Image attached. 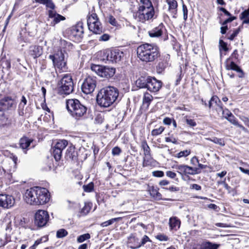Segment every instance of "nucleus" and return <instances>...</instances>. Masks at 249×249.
Listing matches in <instances>:
<instances>
[{
	"mask_svg": "<svg viewBox=\"0 0 249 249\" xmlns=\"http://www.w3.org/2000/svg\"><path fill=\"white\" fill-rule=\"evenodd\" d=\"M68 144V141L65 140H59L53 147L52 154L56 161L60 160L62 151L66 148Z\"/></svg>",
	"mask_w": 249,
	"mask_h": 249,
	"instance_id": "nucleus-10",
	"label": "nucleus"
},
{
	"mask_svg": "<svg viewBox=\"0 0 249 249\" xmlns=\"http://www.w3.org/2000/svg\"><path fill=\"white\" fill-rule=\"evenodd\" d=\"M226 67L227 70L236 71L238 73V76L239 77L241 78L244 76L243 71L233 61L227 62Z\"/></svg>",
	"mask_w": 249,
	"mask_h": 249,
	"instance_id": "nucleus-23",
	"label": "nucleus"
},
{
	"mask_svg": "<svg viewBox=\"0 0 249 249\" xmlns=\"http://www.w3.org/2000/svg\"><path fill=\"white\" fill-rule=\"evenodd\" d=\"M211 141L213 142L218 144L220 146H224L225 145V142L223 139L217 138L216 137H213L212 139H209Z\"/></svg>",
	"mask_w": 249,
	"mask_h": 249,
	"instance_id": "nucleus-44",
	"label": "nucleus"
},
{
	"mask_svg": "<svg viewBox=\"0 0 249 249\" xmlns=\"http://www.w3.org/2000/svg\"><path fill=\"white\" fill-rule=\"evenodd\" d=\"M152 175L154 177L161 178L163 177L164 172L161 171H155L152 172Z\"/></svg>",
	"mask_w": 249,
	"mask_h": 249,
	"instance_id": "nucleus-54",
	"label": "nucleus"
},
{
	"mask_svg": "<svg viewBox=\"0 0 249 249\" xmlns=\"http://www.w3.org/2000/svg\"><path fill=\"white\" fill-rule=\"evenodd\" d=\"M177 172L182 176L184 175H195L200 173L199 169L185 164L178 165L176 166Z\"/></svg>",
	"mask_w": 249,
	"mask_h": 249,
	"instance_id": "nucleus-13",
	"label": "nucleus"
},
{
	"mask_svg": "<svg viewBox=\"0 0 249 249\" xmlns=\"http://www.w3.org/2000/svg\"><path fill=\"white\" fill-rule=\"evenodd\" d=\"M68 234V231L64 229L58 230L56 231V236L58 238H62Z\"/></svg>",
	"mask_w": 249,
	"mask_h": 249,
	"instance_id": "nucleus-39",
	"label": "nucleus"
},
{
	"mask_svg": "<svg viewBox=\"0 0 249 249\" xmlns=\"http://www.w3.org/2000/svg\"><path fill=\"white\" fill-rule=\"evenodd\" d=\"M84 33L83 28L81 24H77L72 27L70 33V37L75 41H78L82 37Z\"/></svg>",
	"mask_w": 249,
	"mask_h": 249,
	"instance_id": "nucleus-15",
	"label": "nucleus"
},
{
	"mask_svg": "<svg viewBox=\"0 0 249 249\" xmlns=\"http://www.w3.org/2000/svg\"><path fill=\"white\" fill-rule=\"evenodd\" d=\"M146 88L151 92H156L159 91L162 86V83L154 77L147 78Z\"/></svg>",
	"mask_w": 249,
	"mask_h": 249,
	"instance_id": "nucleus-16",
	"label": "nucleus"
},
{
	"mask_svg": "<svg viewBox=\"0 0 249 249\" xmlns=\"http://www.w3.org/2000/svg\"><path fill=\"white\" fill-rule=\"evenodd\" d=\"M156 238L160 241H167L168 239V238L166 235H164L163 234H159L157 235Z\"/></svg>",
	"mask_w": 249,
	"mask_h": 249,
	"instance_id": "nucleus-61",
	"label": "nucleus"
},
{
	"mask_svg": "<svg viewBox=\"0 0 249 249\" xmlns=\"http://www.w3.org/2000/svg\"><path fill=\"white\" fill-rule=\"evenodd\" d=\"M15 202L13 196L6 194H0V207L9 209L14 206Z\"/></svg>",
	"mask_w": 249,
	"mask_h": 249,
	"instance_id": "nucleus-14",
	"label": "nucleus"
},
{
	"mask_svg": "<svg viewBox=\"0 0 249 249\" xmlns=\"http://www.w3.org/2000/svg\"><path fill=\"white\" fill-rule=\"evenodd\" d=\"M33 141V140L32 139H29L27 137H22L19 141L20 147L23 149H27Z\"/></svg>",
	"mask_w": 249,
	"mask_h": 249,
	"instance_id": "nucleus-30",
	"label": "nucleus"
},
{
	"mask_svg": "<svg viewBox=\"0 0 249 249\" xmlns=\"http://www.w3.org/2000/svg\"><path fill=\"white\" fill-rule=\"evenodd\" d=\"M127 246L132 249L140 248L139 239L136 236V233H132L127 238Z\"/></svg>",
	"mask_w": 249,
	"mask_h": 249,
	"instance_id": "nucleus-21",
	"label": "nucleus"
},
{
	"mask_svg": "<svg viewBox=\"0 0 249 249\" xmlns=\"http://www.w3.org/2000/svg\"><path fill=\"white\" fill-rule=\"evenodd\" d=\"M139 4L138 10L134 16L138 20L144 22L156 17L154 8L150 0H140Z\"/></svg>",
	"mask_w": 249,
	"mask_h": 249,
	"instance_id": "nucleus-4",
	"label": "nucleus"
},
{
	"mask_svg": "<svg viewBox=\"0 0 249 249\" xmlns=\"http://www.w3.org/2000/svg\"><path fill=\"white\" fill-rule=\"evenodd\" d=\"M142 147L143 150L144 156L151 155L150 148L145 141L142 142Z\"/></svg>",
	"mask_w": 249,
	"mask_h": 249,
	"instance_id": "nucleus-40",
	"label": "nucleus"
},
{
	"mask_svg": "<svg viewBox=\"0 0 249 249\" xmlns=\"http://www.w3.org/2000/svg\"><path fill=\"white\" fill-rule=\"evenodd\" d=\"M95 120L97 123H98V124L102 123L104 120V117H103L102 114L101 113H98L96 115Z\"/></svg>",
	"mask_w": 249,
	"mask_h": 249,
	"instance_id": "nucleus-53",
	"label": "nucleus"
},
{
	"mask_svg": "<svg viewBox=\"0 0 249 249\" xmlns=\"http://www.w3.org/2000/svg\"><path fill=\"white\" fill-rule=\"evenodd\" d=\"M93 24L95 28V30H90L94 34H100L102 32V27L101 22L99 21V19L96 22H93Z\"/></svg>",
	"mask_w": 249,
	"mask_h": 249,
	"instance_id": "nucleus-35",
	"label": "nucleus"
},
{
	"mask_svg": "<svg viewBox=\"0 0 249 249\" xmlns=\"http://www.w3.org/2000/svg\"><path fill=\"white\" fill-rule=\"evenodd\" d=\"M90 209V207L89 205L85 204L84 207L82 209L81 213L85 215L89 212Z\"/></svg>",
	"mask_w": 249,
	"mask_h": 249,
	"instance_id": "nucleus-49",
	"label": "nucleus"
},
{
	"mask_svg": "<svg viewBox=\"0 0 249 249\" xmlns=\"http://www.w3.org/2000/svg\"><path fill=\"white\" fill-rule=\"evenodd\" d=\"M150 196L157 200H160L162 199L161 194L160 193L157 189L153 186L151 187L149 190Z\"/></svg>",
	"mask_w": 249,
	"mask_h": 249,
	"instance_id": "nucleus-33",
	"label": "nucleus"
},
{
	"mask_svg": "<svg viewBox=\"0 0 249 249\" xmlns=\"http://www.w3.org/2000/svg\"><path fill=\"white\" fill-rule=\"evenodd\" d=\"M95 78L89 76L84 80L81 86L83 93H92L96 87Z\"/></svg>",
	"mask_w": 249,
	"mask_h": 249,
	"instance_id": "nucleus-12",
	"label": "nucleus"
},
{
	"mask_svg": "<svg viewBox=\"0 0 249 249\" xmlns=\"http://www.w3.org/2000/svg\"><path fill=\"white\" fill-rule=\"evenodd\" d=\"M166 175L167 177L171 178H174L176 177V174L171 171H168L166 172Z\"/></svg>",
	"mask_w": 249,
	"mask_h": 249,
	"instance_id": "nucleus-63",
	"label": "nucleus"
},
{
	"mask_svg": "<svg viewBox=\"0 0 249 249\" xmlns=\"http://www.w3.org/2000/svg\"><path fill=\"white\" fill-rule=\"evenodd\" d=\"M17 160L18 158L14 156L12 158H10L6 161L9 165V166L8 167H7L6 169H4L0 166V176L3 175L6 172L10 174H11L12 172H14L17 167Z\"/></svg>",
	"mask_w": 249,
	"mask_h": 249,
	"instance_id": "nucleus-17",
	"label": "nucleus"
},
{
	"mask_svg": "<svg viewBox=\"0 0 249 249\" xmlns=\"http://www.w3.org/2000/svg\"><path fill=\"white\" fill-rule=\"evenodd\" d=\"M120 219V217L112 218L109 220L102 223L101 224V226L102 227H107L112 224L114 222L119 221Z\"/></svg>",
	"mask_w": 249,
	"mask_h": 249,
	"instance_id": "nucleus-41",
	"label": "nucleus"
},
{
	"mask_svg": "<svg viewBox=\"0 0 249 249\" xmlns=\"http://www.w3.org/2000/svg\"><path fill=\"white\" fill-rule=\"evenodd\" d=\"M229 122L234 125L238 124V122L236 121L235 117L232 114L230 115L227 118H226Z\"/></svg>",
	"mask_w": 249,
	"mask_h": 249,
	"instance_id": "nucleus-50",
	"label": "nucleus"
},
{
	"mask_svg": "<svg viewBox=\"0 0 249 249\" xmlns=\"http://www.w3.org/2000/svg\"><path fill=\"white\" fill-rule=\"evenodd\" d=\"M191 153L190 150H185L180 151L178 154V158H181L183 157H187Z\"/></svg>",
	"mask_w": 249,
	"mask_h": 249,
	"instance_id": "nucleus-47",
	"label": "nucleus"
},
{
	"mask_svg": "<svg viewBox=\"0 0 249 249\" xmlns=\"http://www.w3.org/2000/svg\"><path fill=\"white\" fill-rule=\"evenodd\" d=\"M239 30V28L234 30L233 32L228 37V38L231 40H232L238 34Z\"/></svg>",
	"mask_w": 249,
	"mask_h": 249,
	"instance_id": "nucleus-56",
	"label": "nucleus"
},
{
	"mask_svg": "<svg viewBox=\"0 0 249 249\" xmlns=\"http://www.w3.org/2000/svg\"><path fill=\"white\" fill-rule=\"evenodd\" d=\"M137 53L140 60L145 63L153 62L160 56L159 47L149 43L140 45L137 49Z\"/></svg>",
	"mask_w": 249,
	"mask_h": 249,
	"instance_id": "nucleus-3",
	"label": "nucleus"
},
{
	"mask_svg": "<svg viewBox=\"0 0 249 249\" xmlns=\"http://www.w3.org/2000/svg\"><path fill=\"white\" fill-rule=\"evenodd\" d=\"M94 184L92 182H90L87 185L83 186V188L84 191L86 192H91L93 190Z\"/></svg>",
	"mask_w": 249,
	"mask_h": 249,
	"instance_id": "nucleus-46",
	"label": "nucleus"
},
{
	"mask_svg": "<svg viewBox=\"0 0 249 249\" xmlns=\"http://www.w3.org/2000/svg\"><path fill=\"white\" fill-rule=\"evenodd\" d=\"M182 11L183 14V19L186 21L188 18V10L187 6L184 3L182 4Z\"/></svg>",
	"mask_w": 249,
	"mask_h": 249,
	"instance_id": "nucleus-48",
	"label": "nucleus"
},
{
	"mask_svg": "<svg viewBox=\"0 0 249 249\" xmlns=\"http://www.w3.org/2000/svg\"><path fill=\"white\" fill-rule=\"evenodd\" d=\"M90 69L99 76L107 79L113 76L115 73L114 68L99 65L91 64Z\"/></svg>",
	"mask_w": 249,
	"mask_h": 249,
	"instance_id": "nucleus-7",
	"label": "nucleus"
},
{
	"mask_svg": "<svg viewBox=\"0 0 249 249\" xmlns=\"http://www.w3.org/2000/svg\"><path fill=\"white\" fill-rule=\"evenodd\" d=\"M218 245L210 242L206 243L201 249H217Z\"/></svg>",
	"mask_w": 249,
	"mask_h": 249,
	"instance_id": "nucleus-42",
	"label": "nucleus"
},
{
	"mask_svg": "<svg viewBox=\"0 0 249 249\" xmlns=\"http://www.w3.org/2000/svg\"><path fill=\"white\" fill-rule=\"evenodd\" d=\"M77 152L75 151L74 147L70 146L68 147L66 153V158L67 160H77Z\"/></svg>",
	"mask_w": 249,
	"mask_h": 249,
	"instance_id": "nucleus-28",
	"label": "nucleus"
},
{
	"mask_svg": "<svg viewBox=\"0 0 249 249\" xmlns=\"http://www.w3.org/2000/svg\"><path fill=\"white\" fill-rule=\"evenodd\" d=\"M123 56V53L119 50H114L108 53L107 56L108 61L112 62L120 61Z\"/></svg>",
	"mask_w": 249,
	"mask_h": 249,
	"instance_id": "nucleus-18",
	"label": "nucleus"
},
{
	"mask_svg": "<svg viewBox=\"0 0 249 249\" xmlns=\"http://www.w3.org/2000/svg\"><path fill=\"white\" fill-rule=\"evenodd\" d=\"M108 22L113 26H116L117 24V22L116 19L112 16H109Z\"/></svg>",
	"mask_w": 249,
	"mask_h": 249,
	"instance_id": "nucleus-58",
	"label": "nucleus"
},
{
	"mask_svg": "<svg viewBox=\"0 0 249 249\" xmlns=\"http://www.w3.org/2000/svg\"><path fill=\"white\" fill-rule=\"evenodd\" d=\"M90 238V235L87 233L79 236L77 238V242L78 243H83L84 241L89 240Z\"/></svg>",
	"mask_w": 249,
	"mask_h": 249,
	"instance_id": "nucleus-38",
	"label": "nucleus"
},
{
	"mask_svg": "<svg viewBox=\"0 0 249 249\" xmlns=\"http://www.w3.org/2000/svg\"><path fill=\"white\" fill-rule=\"evenodd\" d=\"M110 36L108 34H104L102 36H100L99 40L100 41H106L109 39Z\"/></svg>",
	"mask_w": 249,
	"mask_h": 249,
	"instance_id": "nucleus-60",
	"label": "nucleus"
},
{
	"mask_svg": "<svg viewBox=\"0 0 249 249\" xmlns=\"http://www.w3.org/2000/svg\"><path fill=\"white\" fill-rule=\"evenodd\" d=\"M170 57L168 54H166L162 56V59H160L156 66L157 73H161L168 66Z\"/></svg>",
	"mask_w": 249,
	"mask_h": 249,
	"instance_id": "nucleus-19",
	"label": "nucleus"
},
{
	"mask_svg": "<svg viewBox=\"0 0 249 249\" xmlns=\"http://www.w3.org/2000/svg\"><path fill=\"white\" fill-rule=\"evenodd\" d=\"M12 123V119L6 117L4 114L0 117V127H10Z\"/></svg>",
	"mask_w": 249,
	"mask_h": 249,
	"instance_id": "nucleus-29",
	"label": "nucleus"
},
{
	"mask_svg": "<svg viewBox=\"0 0 249 249\" xmlns=\"http://www.w3.org/2000/svg\"><path fill=\"white\" fill-rule=\"evenodd\" d=\"M199 162V160L197 159V158L196 156L193 157L191 160H190V163L193 165H196L197 164H198Z\"/></svg>",
	"mask_w": 249,
	"mask_h": 249,
	"instance_id": "nucleus-62",
	"label": "nucleus"
},
{
	"mask_svg": "<svg viewBox=\"0 0 249 249\" xmlns=\"http://www.w3.org/2000/svg\"><path fill=\"white\" fill-rule=\"evenodd\" d=\"M164 29L163 24L160 23L158 26L149 31L148 33L151 37H159L162 35Z\"/></svg>",
	"mask_w": 249,
	"mask_h": 249,
	"instance_id": "nucleus-22",
	"label": "nucleus"
},
{
	"mask_svg": "<svg viewBox=\"0 0 249 249\" xmlns=\"http://www.w3.org/2000/svg\"><path fill=\"white\" fill-rule=\"evenodd\" d=\"M169 224L171 229L177 230L180 227V221L176 217H171L169 219Z\"/></svg>",
	"mask_w": 249,
	"mask_h": 249,
	"instance_id": "nucleus-31",
	"label": "nucleus"
},
{
	"mask_svg": "<svg viewBox=\"0 0 249 249\" xmlns=\"http://www.w3.org/2000/svg\"><path fill=\"white\" fill-rule=\"evenodd\" d=\"M167 2L169 5V11L171 13L173 18H176L178 7L177 1L175 0H167Z\"/></svg>",
	"mask_w": 249,
	"mask_h": 249,
	"instance_id": "nucleus-25",
	"label": "nucleus"
},
{
	"mask_svg": "<svg viewBox=\"0 0 249 249\" xmlns=\"http://www.w3.org/2000/svg\"><path fill=\"white\" fill-rule=\"evenodd\" d=\"M45 6L51 10L48 11V18L47 19V25L54 27L56 24L59 23L61 21L65 20L66 18L64 16L57 14L56 11L53 10L55 6L52 0H46Z\"/></svg>",
	"mask_w": 249,
	"mask_h": 249,
	"instance_id": "nucleus-5",
	"label": "nucleus"
},
{
	"mask_svg": "<svg viewBox=\"0 0 249 249\" xmlns=\"http://www.w3.org/2000/svg\"><path fill=\"white\" fill-rule=\"evenodd\" d=\"M164 130L163 126H160L158 128L154 129L151 131V135L153 136L159 135L162 133Z\"/></svg>",
	"mask_w": 249,
	"mask_h": 249,
	"instance_id": "nucleus-43",
	"label": "nucleus"
},
{
	"mask_svg": "<svg viewBox=\"0 0 249 249\" xmlns=\"http://www.w3.org/2000/svg\"><path fill=\"white\" fill-rule=\"evenodd\" d=\"M60 50H58L53 55H50L49 57L51 59L54 66L60 72L67 70V63L65 58L67 56L66 52L72 48V45L69 42L63 39L60 40Z\"/></svg>",
	"mask_w": 249,
	"mask_h": 249,
	"instance_id": "nucleus-2",
	"label": "nucleus"
},
{
	"mask_svg": "<svg viewBox=\"0 0 249 249\" xmlns=\"http://www.w3.org/2000/svg\"><path fill=\"white\" fill-rule=\"evenodd\" d=\"M223 115V117L225 118H227L230 115H232V114L227 109H223V110L221 112Z\"/></svg>",
	"mask_w": 249,
	"mask_h": 249,
	"instance_id": "nucleus-57",
	"label": "nucleus"
},
{
	"mask_svg": "<svg viewBox=\"0 0 249 249\" xmlns=\"http://www.w3.org/2000/svg\"><path fill=\"white\" fill-rule=\"evenodd\" d=\"M219 44H220V47L221 48H222L224 51H227L228 50L227 44L225 42H224L222 40H220Z\"/></svg>",
	"mask_w": 249,
	"mask_h": 249,
	"instance_id": "nucleus-64",
	"label": "nucleus"
},
{
	"mask_svg": "<svg viewBox=\"0 0 249 249\" xmlns=\"http://www.w3.org/2000/svg\"><path fill=\"white\" fill-rule=\"evenodd\" d=\"M136 84L137 87H139L140 89L143 88H146L147 79H145L144 77H142L136 81Z\"/></svg>",
	"mask_w": 249,
	"mask_h": 249,
	"instance_id": "nucleus-37",
	"label": "nucleus"
},
{
	"mask_svg": "<svg viewBox=\"0 0 249 249\" xmlns=\"http://www.w3.org/2000/svg\"><path fill=\"white\" fill-rule=\"evenodd\" d=\"M153 99L152 94H144L143 98V107L145 109H148L151 102Z\"/></svg>",
	"mask_w": 249,
	"mask_h": 249,
	"instance_id": "nucleus-34",
	"label": "nucleus"
},
{
	"mask_svg": "<svg viewBox=\"0 0 249 249\" xmlns=\"http://www.w3.org/2000/svg\"><path fill=\"white\" fill-rule=\"evenodd\" d=\"M73 89V84L71 76L65 75L58 84L59 93H71Z\"/></svg>",
	"mask_w": 249,
	"mask_h": 249,
	"instance_id": "nucleus-8",
	"label": "nucleus"
},
{
	"mask_svg": "<svg viewBox=\"0 0 249 249\" xmlns=\"http://www.w3.org/2000/svg\"><path fill=\"white\" fill-rule=\"evenodd\" d=\"M241 18L244 19V23H249V12L248 10H245L242 13Z\"/></svg>",
	"mask_w": 249,
	"mask_h": 249,
	"instance_id": "nucleus-45",
	"label": "nucleus"
},
{
	"mask_svg": "<svg viewBox=\"0 0 249 249\" xmlns=\"http://www.w3.org/2000/svg\"><path fill=\"white\" fill-rule=\"evenodd\" d=\"M23 198L27 204L31 205H43L49 201L50 195L46 188L36 186L27 189Z\"/></svg>",
	"mask_w": 249,
	"mask_h": 249,
	"instance_id": "nucleus-1",
	"label": "nucleus"
},
{
	"mask_svg": "<svg viewBox=\"0 0 249 249\" xmlns=\"http://www.w3.org/2000/svg\"><path fill=\"white\" fill-rule=\"evenodd\" d=\"M153 159L151 155L144 156L143 158V167H146L151 165L153 163Z\"/></svg>",
	"mask_w": 249,
	"mask_h": 249,
	"instance_id": "nucleus-36",
	"label": "nucleus"
},
{
	"mask_svg": "<svg viewBox=\"0 0 249 249\" xmlns=\"http://www.w3.org/2000/svg\"><path fill=\"white\" fill-rule=\"evenodd\" d=\"M15 101L9 97L0 100V105L3 107V109H8L10 107H12L15 106Z\"/></svg>",
	"mask_w": 249,
	"mask_h": 249,
	"instance_id": "nucleus-24",
	"label": "nucleus"
},
{
	"mask_svg": "<svg viewBox=\"0 0 249 249\" xmlns=\"http://www.w3.org/2000/svg\"><path fill=\"white\" fill-rule=\"evenodd\" d=\"M121 150L120 148L117 146L115 147L112 150V154L113 155H119L121 153Z\"/></svg>",
	"mask_w": 249,
	"mask_h": 249,
	"instance_id": "nucleus-59",
	"label": "nucleus"
},
{
	"mask_svg": "<svg viewBox=\"0 0 249 249\" xmlns=\"http://www.w3.org/2000/svg\"><path fill=\"white\" fill-rule=\"evenodd\" d=\"M186 123L188 125L191 127H194L196 125V123L195 120L191 119H186Z\"/></svg>",
	"mask_w": 249,
	"mask_h": 249,
	"instance_id": "nucleus-52",
	"label": "nucleus"
},
{
	"mask_svg": "<svg viewBox=\"0 0 249 249\" xmlns=\"http://www.w3.org/2000/svg\"><path fill=\"white\" fill-rule=\"evenodd\" d=\"M210 108H214L217 112H221L223 109L222 103L217 96H213L209 102Z\"/></svg>",
	"mask_w": 249,
	"mask_h": 249,
	"instance_id": "nucleus-20",
	"label": "nucleus"
},
{
	"mask_svg": "<svg viewBox=\"0 0 249 249\" xmlns=\"http://www.w3.org/2000/svg\"><path fill=\"white\" fill-rule=\"evenodd\" d=\"M165 141L167 142H172L174 144H177V141L176 139L173 136H171L170 137H166L165 138Z\"/></svg>",
	"mask_w": 249,
	"mask_h": 249,
	"instance_id": "nucleus-51",
	"label": "nucleus"
},
{
	"mask_svg": "<svg viewBox=\"0 0 249 249\" xmlns=\"http://www.w3.org/2000/svg\"><path fill=\"white\" fill-rule=\"evenodd\" d=\"M99 18L95 13H91L88 16L87 24L89 30H95L93 23L96 22Z\"/></svg>",
	"mask_w": 249,
	"mask_h": 249,
	"instance_id": "nucleus-27",
	"label": "nucleus"
},
{
	"mask_svg": "<svg viewBox=\"0 0 249 249\" xmlns=\"http://www.w3.org/2000/svg\"><path fill=\"white\" fill-rule=\"evenodd\" d=\"M151 241L147 235H144L142 238L141 241L140 242V247L143 246L146 242Z\"/></svg>",
	"mask_w": 249,
	"mask_h": 249,
	"instance_id": "nucleus-55",
	"label": "nucleus"
},
{
	"mask_svg": "<svg viewBox=\"0 0 249 249\" xmlns=\"http://www.w3.org/2000/svg\"><path fill=\"white\" fill-rule=\"evenodd\" d=\"M49 218L48 212L44 210H38L35 215V223L39 227L45 226Z\"/></svg>",
	"mask_w": 249,
	"mask_h": 249,
	"instance_id": "nucleus-11",
	"label": "nucleus"
},
{
	"mask_svg": "<svg viewBox=\"0 0 249 249\" xmlns=\"http://www.w3.org/2000/svg\"><path fill=\"white\" fill-rule=\"evenodd\" d=\"M117 97L115 94H97V103L100 106L107 107L113 104Z\"/></svg>",
	"mask_w": 249,
	"mask_h": 249,
	"instance_id": "nucleus-9",
	"label": "nucleus"
},
{
	"mask_svg": "<svg viewBox=\"0 0 249 249\" xmlns=\"http://www.w3.org/2000/svg\"><path fill=\"white\" fill-rule=\"evenodd\" d=\"M118 93V89L113 86H107L100 89L98 93Z\"/></svg>",
	"mask_w": 249,
	"mask_h": 249,
	"instance_id": "nucleus-32",
	"label": "nucleus"
},
{
	"mask_svg": "<svg viewBox=\"0 0 249 249\" xmlns=\"http://www.w3.org/2000/svg\"><path fill=\"white\" fill-rule=\"evenodd\" d=\"M66 107L68 111L76 119L83 116L87 111L86 107L76 99L68 100L66 103Z\"/></svg>",
	"mask_w": 249,
	"mask_h": 249,
	"instance_id": "nucleus-6",
	"label": "nucleus"
},
{
	"mask_svg": "<svg viewBox=\"0 0 249 249\" xmlns=\"http://www.w3.org/2000/svg\"><path fill=\"white\" fill-rule=\"evenodd\" d=\"M29 53L34 58L40 56L42 53V49L39 46H32L29 49Z\"/></svg>",
	"mask_w": 249,
	"mask_h": 249,
	"instance_id": "nucleus-26",
	"label": "nucleus"
}]
</instances>
